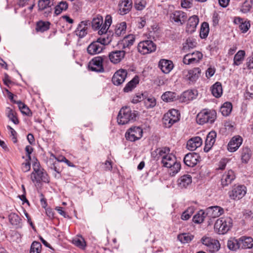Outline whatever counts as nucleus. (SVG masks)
Listing matches in <instances>:
<instances>
[{"instance_id": "4468645a", "label": "nucleus", "mask_w": 253, "mask_h": 253, "mask_svg": "<svg viewBox=\"0 0 253 253\" xmlns=\"http://www.w3.org/2000/svg\"><path fill=\"white\" fill-rule=\"evenodd\" d=\"M127 71L125 69H120L116 71L112 78V82L116 85H119L123 84L127 76Z\"/></svg>"}, {"instance_id": "393cba45", "label": "nucleus", "mask_w": 253, "mask_h": 253, "mask_svg": "<svg viewBox=\"0 0 253 253\" xmlns=\"http://www.w3.org/2000/svg\"><path fill=\"white\" fill-rule=\"evenodd\" d=\"M159 67L163 73L168 74L173 69V64L170 60L161 59L159 61Z\"/></svg>"}, {"instance_id": "b1692460", "label": "nucleus", "mask_w": 253, "mask_h": 253, "mask_svg": "<svg viewBox=\"0 0 253 253\" xmlns=\"http://www.w3.org/2000/svg\"><path fill=\"white\" fill-rule=\"evenodd\" d=\"M197 95L196 90H187L181 94L179 100L182 102H188L196 98Z\"/></svg>"}, {"instance_id": "f257e3e1", "label": "nucleus", "mask_w": 253, "mask_h": 253, "mask_svg": "<svg viewBox=\"0 0 253 253\" xmlns=\"http://www.w3.org/2000/svg\"><path fill=\"white\" fill-rule=\"evenodd\" d=\"M112 17L107 15L105 17V23L101 29L98 32L102 36L96 41L92 42L87 47V51L90 55L99 54L105 48V45L108 44L112 41V37L108 34V30L112 24Z\"/></svg>"}, {"instance_id": "bb28decb", "label": "nucleus", "mask_w": 253, "mask_h": 253, "mask_svg": "<svg viewBox=\"0 0 253 253\" xmlns=\"http://www.w3.org/2000/svg\"><path fill=\"white\" fill-rule=\"evenodd\" d=\"M202 144V139L198 136L189 139L187 143V148L190 151H194L200 147Z\"/></svg>"}, {"instance_id": "2f4dec72", "label": "nucleus", "mask_w": 253, "mask_h": 253, "mask_svg": "<svg viewBox=\"0 0 253 253\" xmlns=\"http://www.w3.org/2000/svg\"><path fill=\"white\" fill-rule=\"evenodd\" d=\"M212 94L216 98H218L222 94L223 89L222 84L220 82H217L211 87Z\"/></svg>"}, {"instance_id": "680f3d73", "label": "nucleus", "mask_w": 253, "mask_h": 253, "mask_svg": "<svg viewBox=\"0 0 253 253\" xmlns=\"http://www.w3.org/2000/svg\"><path fill=\"white\" fill-rule=\"evenodd\" d=\"M29 160L26 163H23L22 164L21 169L24 172H27L30 170L31 169V164Z\"/></svg>"}, {"instance_id": "f3484780", "label": "nucleus", "mask_w": 253, "mask_h": 253, "mask_svg": "<svg viewBox=\"0 0 253 253\" xmlns=\"http://www.w3.org/2000/svg\"><path fill=\"white\" fill-rule=\"evenodd\" d=\"M200 156L196 153H189L186 154L184 158V162L189 167H193L199 161Z\"/></svg>"}, {"instance_id": "cd10ccee", "label": "nucleus", "mask_w": 253, "mask_h": 253, "mask_svg": "<svg viewBox=\"0 0 253 253\" xmlns=\"http://www.w3.org/2000/svg\"><path fill=\"white\" fill-rule=\"evenodd\" d=\"M201 70L198 68H194L187 72L186 78L190 82H195L200 76Z\"/></svg>"}, {"instance_id": "1a4fd4ad", "label": "nucleus", "mask_w": 253, "mask_h": 253, "mask_svg": "<svg viewBox=\"0 0 253 253\" xmlns=\"http://www.w3.org/2000/svg\"><path fill=\"white\" fill-rule=\"evenodd\" d=\"M143 130L139 126H132L126 132V140L133 142L140 139L142 137Z\"/></svg>"}, {"instance_id": "6e6d98bb", "label": "nucleus", "mask_w": 253, "mask_h": 253, "mask_svg": "<svg viewBox=\"0 0 253 253\" xmlns=\"http://www.w3.org/2000/svg\"><path fill=\"white\" fill-rule=\"evenodd\" d=\"M252 7V1H249L248 0H246L242 4L240 11L244 13H246L250 11L251 8Z\"/></svg>"}, {"instance_id": "603ef678", "label": "nucleus", "mask_w": 253, "mask_h": 253, "mask_svg": "<svg viewBox=\"0 0 253 253\" xmlns=\"http://www.w3.org/2000/svg\"><path fill=\"white\" fill-rule=\"evenodd\" d=\"M8 218L11 224L14 225L19 224L21 221L20 217L15 213H11L8 216Z\"/></svg>"}, {"instance_id": "6ab92c4d", "label": "nucleus", "mask_w": 253, "mask_h": 253, "mask_svg": "<svg viewBox=\"0 0 253 253\" xmlns=\"http://www.w3.org/2000/svg\"><path fill=\"white\" fill-rule=\"evenodd\" d=\"M131 0H121L119 3V13L124 15L128 13L132 8Z\"/></svg>"}, {"instance_id": "412c9836", "label": "nucleus", "mask_w": 253, "mask_h": 253, "mask_svg": "<svg viewBox=\"0 0 253 253\" xmlns=\"http://www.w3.org/2000/svg\"><path fill=\"white\" fill-rule=\"evenodd\" d=\"M216 133L215 131H211L208 134L206 141L204 150L205 152H208L212 148L215 141Z\"/></svg>"}, {"instance_id": "774afa93", "label": "nucleus", "mask_w": 253, "mask_h": 253, "mask_svg": "<svg viewBox=\"0 0 253 253\" xmlns=\"http://www.w3.org/2000/svg\"><path fill=\"white\" fill-rule=\"evenodd\" d=\"M25 151L27 153V156L28 157V159L29 160V161H30L31 160L30 155L32 154V153L33 151V148L31 146L28 145L25 148Z\"/></svg>"}, {"instance_id": "8fccbe9b", "label": "nucleus", "mask_w": 253, "mask_h": 253, "mask_svg": "<svg viewBox=\"0 0 253 253\" xmlns=\"http://www.w3.org/2000/svg\"><path fill=\"white\" fill-rule=\"evenodd\" d=\"M194 210L193 207H190L187 208V209L182 213L181 216V219L183 220L189 219L194 212Z\"/></svg>"}, {"instance_id": "3c124183", "label": "nucleus", "mask_w": 253, "mask_h": 253, "mask_svg": "<svg viewBox=\"0 0 253 253\" xmlns=\"http://www.w3.org/2000/svg\"><path fill=\"white\" fill-rule=\"evenodd\" d=\"M197 42L196 40L192 38H188L183 45L184 49L187 50L193 48L196 46Z\"/></svg>"}, {"instance_id": "c85d7f7f", "label": "nucleus", "mask_w": 253, "mask_h": 253, "mask_svg": "<svg viewBox=\"0 0 253 253\" xmlns=\"http://www.w3.org/2000/svg\"><path fill=\"white\" fill-rule=\"evenodd\" d=\"M199 23V18L196 15L190 17L187 24V31L192 33L195 31L196 28Z\"/></svg>"}, {"instance_id": "c03bdc74", "label": "nucleus", "mask_w": 253, "mask_h": 253, "mask_svg": "<svg viewBox=\"0 0 253 253\" xmlns=\"http://www.w3.org/2000/svg\"><path fill=\"white\" fill-rule=\"evenodd\" d=\"M232 110V103L229 102H225L221 107L220 111L224 116H228Z\"/></svg>"}, {"instance_id": "72a5a7b5", "label": "nucleus", "mask_w": 253, "mask_h": 253, "mask_svg": "<svg viewBox=\"0 0 253 253\" xmlns=\"http://www.w3.org/2000/svg\"><path fill=\"white\" fill-rule=\"evenodd\" d=\"M103 23V19L102 16L100 15H97L96 17H94L92 21V27L95 30H98V31L101 29L102 27L104 24Z\"/></svg>"}, {"instance_id": "09e8293b", "label": "nucleus", "mask_w": 253, "mask_h": 253, "mask_svg": "<svg viewBox=\"0 0 253 253\" xmlns=\"http://www.w3.org/2000/svg\"><path fill=\"white\" fill-rule=\"evenodd\" d=\"M209 32V24L207 22H204L202 24L200 36L201 38L205 39L207 37Z\"/></svg>"}, {"instance_id": "5701e85b", "label": "nucleus", "mask_w": 253, "mask_h": 253, "mask_svg": "<svg viewBox=\"0 0 253 253\" xmlns=\"http://www.w3.org/2000/svg\"><path fill=\"white\" fill-rule=\"evenodd\" d=\"M240 250L251 249L253 247V239L250 237L242 236L239 238Z\"/></svg>"}, {"instance_id": "39448f33", "label": "nucleus", "mask_w": 253, "mask_h": 253, "mask_svg": "<svg viewBox=\"0 0 253 253\" xmlns=\"http://www.w3.org/2000/svg\"><path fill=\"white\" fill-rule=\"evenodd\" d=\"M216 118V112L213 109H205L197 116V122L200 125L206 123H213Z\"/></svg>"}, {"instance_id": "f704fd0d", "label": "nucleus", "mask_w": 253, "mask_h": 253, "mask_svg": "<svg viewBox=\"0 0 253 253\" xmlns=\"http://www.w3.org/2000/svg\"><path fill=\"white\" fill-rule=\"evenodd\" d=\"M139 82V78L138 76H135L130 81H129L124 88V91L128 92L131 91L135 88Z\"/></svg>"}, {"instance_id": "2eb2a0df", "label": "nucleus", "mask_w": 253, "mask_h": 253, "mask_svg": "<svg viewBox=\"0 0 253 253\" xmlns=\"http://www.w3.org/2000/svg\"><path fill=\"white\" fill-rule=\"evenodd\" d=\"M126 53V51L123 50H115L110 52L108 57L110 61L116 64L122 61L125 57Z\"/></svg>"}, {"instance_id": "473e14b6", "label": "nucleus", "mask_w": 253, "mask_h": 253, "mask_svg": "<svg viewBox=\"0 0 253 253\" xmlns=\"http://www.w3.org/2000/svg\"><path fill=\"white\" fill-rule=\"evenodd\" d=\"M235 23L239 24V28L243 33L247 32L250 28L251 24L249 21H244L240 17L235 18L234 21Z\"/></svg>"}, {"instance_id": "dca6fc26", "label": "nucleus", "mask_w": 253, "mask_h": 253, "mask_svg": "<svg viewBox=\"0 0 253 253\" xmlns=\"http://www.w3.org/2000/svg\"><path fill=\"white\" fill-rule=\"evenodd\" d=\"M90 22L88 20L82 21L78 26L75 33L80 38L84 37L87 34Z\"/></svg>"}, {"instance_id": "a211bd4d", "label": "nucleus", "mask_w": 253, "mask_h": 253, "mask_svg": "<svg viewBox=\"0 0 253 253\" xmlns=\"http://www.w3.org/2000/svg\"><path fill=\"white\" fill-rule=\"evenodd\" d=\"M170 18L175 23L182 25L186 21L187 16L186 13L182 11L177 10L174 11L170 14Z\"/></svg>"}, {"instance_id": "a18cd8bd", "label": "nucleus", "mask_w": 253, "mask_h": 253, "mask_svg": "<svg viewBox=\"0 0 253 253\" xmlns=\"http://www.w3.org/2000/svg\"><path fill=\"white\" fill-rule=\"evenodd\" d=\"M72 243L76 246L81 249H84L86 247L85 240L82 236H77L73 238Z\"/></svg>"}, {"instance_id": "9d476101", "label": "nucleus", "mask_w": 253, "mask_h": 253, "mask_svg": "<svg viewBox=\"0 0 253 253\" xmlns=\"http://www.w3.org/2000/svg\"><path fill=\"white\" fill-rule=\"evenodd\" d=\"M247 189L244 185L234 186L231 191L228 192L231 199L238 200L242 199L246 194Z\"/></svg>"}, {"instance_id": "c9c22d12", "label": "nucleus", "mask_w": 253, "mask_h": 253, "mask_svg": "<svg viewBox=\"0 0 253 253\" xmlns=\"http://www.w3.org/2000/svg\"><path fill=\"white\" fill-rule=\"evenodd\" d=\"M135 39V38L133 35H129L126 36L122 41L123 48L125 49L129 48L130 46L133 45Z\"/></svg>"}, {"instance_id": "e2e57ef3", "label": "nucleus", "mask_w": 253, "mask_h": 253, "mask_svg": "<svg viewBox=\"0 0 253 253\" xmlns=\"http://www.w3.org/2000/svg\"><path fill=\"white\" fill-rule=\"evenodd\" d=\"M181 5L183 8H188L192 6L191 0H181Z\"/></svg>"}, {"instance_id": "79ce46f5", "label": "nucleus", "mask_w": 253, "mask_h": 253, "mask_svg": "<svg viewBox=\"0 0 253 253\" xmlns=\"http://www.w3.org/2000/svg\"><path fill=\"white\" fill-rule=\"evenodd\" d=\"M49 22L40 21L36 24V30L37 32L42 33L47 31L49 29Z\"/></svg>"}, {"instance_id": "423d86ee", "label": "nucleus", "mask_w": 253, "mask_h": 253, "mask_svg": "<svg viewBox=\"0 0 253 253\" xmlns=\"http://www.w3.org/2000/svg\"><path fill=\"white\" fill-rule=\"evenodd\" d=\"M232 226V220L229 217H224L216 220L214 225L215 232L219 234L226 233Z\"/></svg>"}, {"instance_id": "4d7b16f0", "label": "nucleus", "mask_w": 253, "mask_h": 253, "mask_svg": "<svg viewBox=\"0 0 253 253\" xmlns=\"http://www.w3.org/2000/svg\"><path fill=\"white\" fill-rule=\"evenodd\" d=\"M50 0H39L38 7L40 10H43L50 7Z\"/></svg>"}, {"instance_id": "338daca9", "label": "nucleus", "mask_w": 253, "mask_h": 253, "mask_svg": "<svg viewBox=\"0 0 253 253\" xmlns=\"http://www.w3.org/2000/svg\"><path fill=\"white\" fill-rule=\"evenodd\" d=\"M246 65L248 69H253V57H249L248 58Z\"/></svg>"}, {"instance_id": "0eeeda50", "label": "nucleus", "mask_w": 253, "mask_h": 253, "mask_svg": "<svg viewBox=\"0 0 253 253\" xmlns=\"http://www.w3.org/2000/svg\"><path fill=\"white\" fill-rule=\"evenodd\" d=\"M180 114L175 109L169 110L163 117V121L166 127H170L179 120Z\"/></svg>"}, {"instance_id": "f8f14e48", "label": "nucleus", "mask_w": 253, "mask_h": 253, "mask_svg": "<svg viewBox=\"0 0 253 253\" xmlns=\"http://www.w3.org/2000/svg\"><path fill=\"white\" fill-rule=\"evenodd\" d=\"M203 58V54L199 51L193 52L186 54L183 59V62L186 65L198 63Z\"/></svg>"}, {"instance_id": "0e129e2a", "label": "nucleus", "mask_w": 253, "mask_h": 253, "mask_svg": "<svg viewBox=\"0 0 253 253\" xmlns=\"http://www.w3.org/2000/svg\"><path fill=\"white\" fill-rule=\"evenodd\" d=\"M143 99V95L142 94H138L134 96L132 99L133 103H137Z\"/></svg>"}, {"instance_id": "052dcab7", "label": "nucleus", "mask_w": 253, "mask_h": 253, "mask_svg": "<svg viewBox=\"0 0 253 253\" xmlns=\"http://www.w3.org/2000/svg\"><path fill=\"white\" fill-rule=\"evenodd\" d=\"M229 160L227 158H224L221 159L218 164V168L219 169H224L226 166L227 163L228 162Z\"/></svg>"}, {"instance_id": "a878e982", "label": "nucleus", "mask_w": 253, "mask_h": 253, "mask_svg": "<svg viewBox=\"0 0 253 253\" xmlns=\"http://www.w3.org/2000/svg\"><path fill=\"white\" fill-rule=\"evenodd\" d=\"M224 213V210L219 206H213L207 209V214L211 218H216Z\"/></svg>"}, {"instance_id": "5fc2aeb1", "label": "nucleus", "mask_w": 253, "mask_h": 253, "mask_svg": "<svg viewBox=\"0 0 253 253\" xmlns=\"http://www.w3.org/2000/svg\"><path fill=\"white\" fill-rule=\"evenodd\" d=\"M205 213L203 211H199L193 217V221L195 223H201L204 221Z\"/></svg>"}, {"instance_id": "13d9d810", "label": "nucleus", "mask_w": 253, "mask_h": 253, "mask_svg": "<svg viewBox=\"0 0 253 253\" xmlns=\"http://www.w3.org/2000/svg\"><path fill=\"white\" fill-rule=\"evenodd\" d=\"M146 5L145 0H135L134 2V7L138 10L143 9Z\"/></svg>"}, {"instance_id": "7ed1b4c3", "label": "nucleus", "mask_w": 253, "mask_h": 253, "mask_svg": "<svg viewBox=\"0 0 253 253\" xmlns=\"http://www.w3.org/2000/svg\"><path fill=\"white\" fill-rule=\"evenodd\" d=\"M33 171L31 174V179L35 185H39L41 182L48 183L49 177L46 172L40 167V164L35 163L33 165Z\"/></svg>"}, {"instance_id": "c756f323", "label": "nucleus", "mask_w": 253, "mask_h": 253, "mask_svg": "<svg viewBox=\"0 0 253 253\" xmlns=\"http://www.w3.org/2000/svg\"><path fill=\"white\" fill-rule=\"evenodd\" d=\"M192 183V177L189 174L181 176L177 180V185L180 188H185Z\"/></svg>"}, {"instance_id": "9b49d317", "label": "nucleus", "mask_w": 253, "mask_h": 253, "mask_svg": "<svg viewBox=\"0 0 253 253\" xmlns=\"http://www.w3.org/2000/svg\"><path fill=\"white\" fill-rule=\"evenodd\" d=\"M202 242L207 247L208 250L211 253L218 251L220 248L219 241L211 237H203Z\"/></svg>"}, {"instance_id": "f03ea898", "label": "nucleus", "mask_w": 253, "mask_h": 253, "mask_svg": "<svg viewBox=\"0 0 253 253\" xmlns=\"http://www.w3.org/2000/svg\"><path fill=\"white\" fill-rule=\"evenodd\" d=\"M169 147H163L159 151V155L162 157V163L163 166L169 169V174L174 176L180 169L181 165L177 162L174 155L169 153Z\"/></svg>"}, {"instance_id": "49530a36", "label": "nucleus", "mask_w": 253, "mask_h": 253, "mask_svg": "<svg viewBox=\"0 0 253 253\" xmlns=\"http://www.w3.org/2000/svg\"><path fill=\"white\" fill-rule=\"evenodd\" d=\"M251 157V151L248 148H243L241 153V160L243 163H247L250 160Z\"/></svg>"}, {"instance_id": "69168bd1", "label": "nucleus", "mask_w": 253, "mask_h": 253, "mask_svg": "<svg viewBox=\"0 0 253 253\" xmlns=\"http://www.w3.org/2000/svg\"><path fill=\"white\" fill-rule=\"evenodd\" d=\"M215 70L213 68L210 67L206 71V76L208 78L211 77L215 73Z\"/></svg>"}, {"instance_id": "aec40b11", "label": "nucleus", "mask_w": 253, "mask_h": 253, "mask_svg": "<svg viewBox=\"0 0 253 253\" xmlns=\"http://www.w3.org/2000/svg\"><path fill=\"white\" fill-rule=\"evenodd\" d=\"M242 138L240 136L233 137L228 144V150L231 152L236 151L242 144Z\"/></svg>"}, {"instance_id": "864d4df0", "label": "nucleus", "mask_w": 253, "mask_h": 253, "mask_svg": "<svg viewBox=\"0 0 253 253\" xmlns=\"http://www.w3.org/2000/svg\"><path fill=\"white\" fill-rule=\"evenodd\" d=\"M42 245L39 242L34 241L31 245L30 253H41Z\"/></svg>"}, {"instance_id": "6e6552de", "label": "nucleus", "mask_w": 253, "mask_h": 253, "mask_svg": "<svg viewBox=\"0 0 253 253\" xmlns=\"http://www.w3.org/2000/svg\"><path fill=\"white\" fill-rule=\"evenodd\" d=\"M137 49L142 54H149L156 50V45L152 41H143L138 43Z\"/></svg>"}, {"instance_id": "ddd939ff", "label": "nucleus", "mask_w": 253, "mask_h": 253, "mask_svg": "<svg viewBox=\"0 0 253 253\" xmlns=\"http://www.w3.org/2000/svg\"><path fill=\"white\" fill-rule=\"evenodd\" d=\"M88 68L92 71L103 72L104 71V68L103 66L102 57L97 56L93 58L89 62Z\"/></svg>"}, {"instance_id": "de8ad7c7", "label": "nucleus", "mask_w": 253, "mask_h": 253, "mask_svg": "<svg viewBox=\"0 0 253 253\" xmlns=\"http://www.w3.org/2000/svg\"><path fill=\"white\" fill-rule=\"evenodd\" d=\"M161 98L165 102H171L175 99L176 94L173 92L167 91L162 95Z\"/></svg>"}, {"instance_id": "58836bf2", "label": "nucleus", "mask_w": 253, "mask_h": 253, "mask_svg": "<svg viewBox=\"0 0 253 253\" xmlns=\"http://www.w3.org/2000/svg\"><path fill=\"white\" fill-rule=\"evenodd\" d=\"M194 235L189 233H183L180 234L177 236L178 240L183 244L190 243L193 239Z\"/></svg>"}, {"instance_id": "20e7f679", "label": "nucleus", "mask_w": 253, "mask_h": 253, "mask_svg": "<svg viewBox=\"0 0 253 253\" xmlns=\"http://www.w3.org/2000/svg\"><path fill=\"white\" fill-rule=\"evenodd\" d=\"M137 115V111H132L129 107H124L119 111L117 122L119 124L123 125L133 122Z\"/></svg>"}, {"instance_id": "e433bc0d", "label": "nucleus", "mask_w": 253, "mask_h": 253, "mask_svg": "<svg viewBox=\"0 0 253 253\" xmlns=\"http://www.w3.org/2000/svg\"><path fill=\"white\" fill-rule=\"evenodd\" d=\"M245 54L244 50H239L234 56L233 65L239 66L241 64L244 59Z\"/></svg>"}, {"instance_id": "a19ab883", "label": "nucleus", "mask_w": 253, "mask_h": 253, "mask_svg": "<svg viewBox=\"0 0 253 253\" xmlns=\"http://www.w3.org/2000/svg\"><path fill=\"white\" fill-rule=\"evenodd\" d=\"M126 29V23L125 22H122L116 25L114 34L117 36H120L125 34Z\"/></svg>"}, {"instance_id": "4be33fe9", "label": "nucleus", "mask_w": 253, "mask_h": 253, "mask_svg": "<svg viewBox=\"0 0 253 253\" xmlns=\"http://www.w3.org/2000/svg\"><path fill=\"white\" fill-rule=\"evenodd\" d=\"M235 174L232 170H229L225 172L222 175L221 179L222 185L224 186H228L235 179Z\"/></svg>"}, {"instance_id": "4c0bfd02", "label": "nucleus", "mask_w": 253, "mask_h": 253, "mask_svg": "<svg viewBox=\"0 0 253 253\" xmlns=\"http://www.w3.org/2000/svg\"><path fill=\"white\" fill-rule=\"evenodd\" d=\"M227 246L231 251H235L240 250L239 238H230L227 242Z\"/></svg>"}, {"instance_id": "bf43d9fd", "label": "nucleus", "mask_w": 253, "mask_h": 253, "mask_svg": "<svg viewBox=\"0 0 253 253\" xmlns=\"http://www.w3.org/2000/svg\"><path fill=\"white\" fill-rule=\"evenodd\" d=\"M144 103L146 108H151L156 105V100L153 97H149L145 99Z\"/></svg>"}, {"instance_id": "37998d69", "label": "nucleus", "mask_w": 253, "mask_h": 253, "mask_svg": "<svg viewBox=\"0 0 253 253\" xmlns=\"http://www.w3.org/2000/svg\"><path fill=\"white\" fill-rule=\"evenodd\" d=\"M15 103L18 105L19 109L23 114L28 116H31L32 115V113L30 109L24 103L21 101H15Z\"/></svg>"}, {"instance_id": "ea45409f", "label": "nucleus", "mask_w": 253, "mask_h": 253, "mask_svg": "<svg viewBox=\"0 0 253 253\" xmlns=\"http://www.w3.org/2000/svg\"><path fill=\"white\" fill-rule=\"evenodd\" d=\"M68 7V3L66 1H61L55 7L54 14L58 15L63 11H66Z\"/></svg>"}, {"instance_id": "7c9ffc66", "label": "nucleus", "mask_w": 253, "mask_h": 253, "mask_svg": "<svg viewBox=\"0 0 253 253\" xmlns=\"http://www.w3.org/2000/svg\"><path fill=\"white\" fill-rule=\"evenodd\" d=\"M5 115L6 117L14 124L18 125L19 123V120L17 116V113L13 109L10 107H6L5 109Z\"/></svg>"}]
</instances>
